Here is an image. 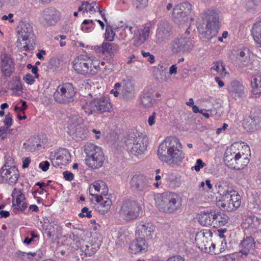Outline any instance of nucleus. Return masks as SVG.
I'll list each match as a JSON object with an SVG mask.
<instances>
[{
	"label": "nucleus",
	"mask_w": 261,
	"mask_h": 261,
	"mask_svg": "<svg viewBox=\"0 0 261 261\" xmlns=\"http://www.w3.org/2000/svg\"><path fill=\"white\" fill-rule=\"evenodd\" d=\"M60 12L55 8H47L41 13L40 22L44 26L55 24L59 19Z\"/></svg>",
	"instance_id": "nucleus-15"
},
{
	"label": "nucleus",
	"mask_w": 261,
	"mask_h": 261,
	"mask_svg": "<svg viewBox=\"0 0 261 261\" xmlns=\"http://www.w3.org/2000/svg\"><path fill=\"white\" fill-rule=\"evenodd\" d=\"M172 34L171 27L167 22H162L158 25L155 37L158 43L168 41Z\"/></svg>",
	"instance_id": "nucleus-17"
},
{
	"label": "nucleus",
	"mask_w": 261,
	"mask_h": 261,
	"mask_svg": "<svg viewBox=\"0 0 261 261\" xmlns=\"http://www.w3.org/2000/svg\"><path fill=\"white\" fill-rule=\"evenodd\" d=\"M155 180L156 181H159L161 179L163 175V173L161 172V170L160 169H157L155 170Z\"/></svg>",
	"instance_id": "nucleus-63"
},
{
	"label": "nucleus",
	"mask_w": 261,
	"mask_h": 261,
	"mask_svg": "<svg viewBox=\"0 0 261 261\" xmlns=\"http://www.w3.org/2000/svg\"><path fill=\"white\" fill-rule=\"evenodd\" d=\"M59 227L57 224H52L51 223L47 225L46 230L47 231V234L49 237L55 236L57 234Z\"/></svg>",
	"instance_id": "nucleus-52"
},
{
	"label": "nucleus",
	"mask_w": 261,
	"mask_h": 261,
	"mask_svg": "<svg viewBox=\"0 0 261 261\" xmlns=\"http://www.w3.org/2000/svg\"><path fill=\"white\" fill-rule=\"evenodd\" d=\"M220 239L217 240L216 243H212L211 244V248H209L210 251L215 254H218L223 252L226 247V242L223 239V234H220Z\"/></svg>",
	"instance_id": "nucleus-33"
},
{
	"label": "nucleus",
	"mask_w": 261,
	"mask_h": 261,
	"mask_svg": "<svg viewBox=\"0 0 261 261\" xmlns=\"http://www.w3.org/2000/svg\"><path fill=\"white\" fill-rule=\"evenodd\" d=\"M17 255L19 258L23 260L32 261L33 259V257H34L35 255H36V253L35 252L25 253L19 251L17 252Z\"/></svg>",
	"instance_id": "nucleus-44"
},
{
	"label": "nucleus",
	"mask_w": 261,
	"mask_h": 261,
	"mask_svg": "<svg viewBox=\"0 0 261 261\" xmlns=\"http://www.w3.org/2000/svg\"><path fill=\"white\" fill-rule=\"evenodd\" d=\"M108 188L106 183L102 180L94 181L89 188L91 195L95 196V199L98 196H106L108 193Z\"/></svg>",
	"instance_id": "nucleus-20"
},
{
	"label": "nucleus",
	"mask_w": 261,
	"mask_h": 261,
	"mask_svg": "<svg viewBox=\"0 0 261 261\" xmlns=\"http://www.w3.org/2000/svg\"><path fill=\"white\" fill-rule=\"evenodd\" d=\"M12 196L13 197V205L21 212L24 211L28 205L25 201V197L20 191L16 189H14Z\"/></svg>",
	"instance_id": "nucleus-26"
},
{
	"label": "nucleus",
	"mask_w": 261,
	"mask_h": 261,
	"mask_svg": "<svg viewBox=\"0 0 261 261\" xmlns=\"http://www.w3.org/2000/svg\"><path fill=\"white\" fill-rule=\"evenodd\" d=\"M119 29H122L125 31V32L129 33L130 34H135V32L138 29V26L134 23H125L118 28Z\"/></svg>",
	"instance_id": "nucleus-43"
},
{
	"label": "nucleus",
	"mask_w": 261,
	"mask_h": 261,
	"mask_svg": "<svg viewBox=\"0 0 261 261\" xmlns=\"http://www.w3.org/2000/svg\"><path fill=\"white\" fill-rule=\"evenodd\" d=\"M113 44L109 43V42H104L101 44V50L103 52H108L111 53L113 50Z\"/></svg>",
	"instance_id": "nucleus-55"
},
{
	"label": "nucleus",
	"mask_w": 261,
	"mask_h": 261,
	"mask_svg": "<svg viewBox=\"0 0 261 261\" xmlns=\"http://www.w3.org/2000/svg\"><path fill=\"white\" fill-rule=\"evenodd\" d=\"M179 196L177 194L166 192L154 196L155 205L159 211L172 213L177 208Z\"/></svg>",
	"instance_id": "nucleus-7"
},
{
	"label": "nucleus",
	"mask_w": 261,
	"mask_h": 261,
	"mask_svg": "<svg viewBox=\"0 0 261 261\" xmlns=\"http://www.w3.org/2000/svg\"><path fill=\"white\" fill-rule=\"evenodd\" d=\"M0 179L2 182L9 185L15 184L19 176L17 168L15 166L5 164L1 170Z\"/></svg>",
	"instance_id": "nucleus-12"
},
{
	"label": "nucleus",
	"mask_w": 261,
	"mask_h": 261,
	"mask_svg": "<svg viewBox=\"0 0 261 261\" xmlns=\"http://www.w3.org/2000/svg\"><path fill=\"white\" fill-rule=\"evenodd\" d=\"M140 98L141 103L146 108L151 107L153 105V102L154 101L153 96L150 93H143Z\"/></svg>",
	"instance_id": "nucleus-40"
},
{
	"label": "nucleus",
	"mask_w": 261,
	"mask_h": 261,
	"mask_svg": "<svg viewBox=\"0 0 261 261\" xmlns=\"http://www.w3.org/2000/svg\"><path fill=\"white\" fill-rule=\"evenodd\" d=\"M20 102L22 103V106L21 107H18L17 106H15L14 107V111L16 112H18V111H21L23 114H24V110H26V109L28 107V106L27 105L26 101L20 100Z\"/></svg>",
	"instance_id": "nucleus-58"
},
{
	"label": "nucleus",
	"mask_w": 261,
	"mask_h": 261,
	"mask_svg": "<svg viewBox=\"0 0 261 261\" xmlns=\"http://www.w3.org/2000/svg\"><path fill=\"white\" fill-rule=\"evenodd\" d=\"M166 180L170 187L175 188L179 186V177L178 170L169 171L167 174Z\"/></svg>",
	"instance_id": "nucleus-34"
},
{
	"label": "nucleus",
	"mask_w": 261,
	"mask_h": 261,
	"mask_svg": "<svg viewBox=\"0 0 261 261\" xmlns=\"http://www.w3.org/2000/svg\"><path fill=\"white\" fill-rule=\"evenodd\" d=\"M171 50L173 53H178L179 50V39L175 38L171 43Z\"/></svg>",
	"instance_id": "nucleus-54"
},
{
	"label": "nucleus",
	"mask_w": 261,
	"mask_h": 261,
	"mask_svg": "<svg viewBox=\"0 0 261 261\" xmlns=\"http://www.w3.org/2000/svg\"><path fill=\"white\" fill-rule=\"evenodd\" d=\"M68 134L76 141H81L87 137V133L84 132H68Z\"/></svg>",
	"instance_id": "nucleus-42"
},
{
	"label": "nucleus",
	"mask_w": 261,
	"mask_h": 261,
	"mask_svg": "<svg viewBox=\"0 0 261 261\" xmlns=\"http://www.w3.org/2000/svg\"><path fill=\"white\" fill-rule=\"evenodd\" d=\"M252 92L254 94H261V74H258L253 77L251 81Z\"/></svg>",
	"instance_id": "nucleus-39"
},
{
	"label": "nucleus",
	"mask_w": 261,
	"mask_h": 261,
	"mask_svg": "<svg viewBox=\"0 0 261 261\" xmlns=\"http://www.w3.org/2000/svg\"><path fill=\"white\" fill-rule=\"evenodd\" d=\"M148 247L145 239L136 236V238L130 243L129 248L132 253L137 254L146 252Z\"/></svg>",
	"instance_id": "nucleus-21"
},
{
	"label": "nucleus",
	"mask_w": 261,
	"mask_h": 261,
	"mask_svg": "<svg viewBox=\"0 0 261 261\" xmlns=\"http://www.w3.org/2000/svg\"><path fill=\"white\" fill-rule=\"evenodd\" d=\"M91 213V212L89 211L87 207H84L82 209L81 212L79 214V216L80 217H87L90 218L92 216Z\"/></svg>",
	"instance_id": "nucleus-57"
},
{
	"label": "nucleus",
	"mask_w": 261,
	"mask_h": 261,
	"mask_svg": "<svg viewBox=\"0 0 261 261\" xmlns=\"http://www.w3.org/2000/svg\"><path fill=\"white\" fill-rule=\"evenodd\" d=\"M248 3L251 7L257 6L261 4V0H248Z\"/></svg>",
	"instance_id": "nucleus-64"
},
{
	"label": "nucleus",
	"mask_w": 261,
	"mask_h": 261,
	"mask_svg": "<svg viewBox=\"0 0 261 261\" xmlns=\"http://www.w3.org/2000/svg\"><path fill=\"white\" fill-rule=\"evenodd\" d=\"M149 0H132L133 6L137 10H141L148 6Z\"/></svg>",
	"instance_id": "nucleus-45"
},
{
	"label": "nucleus",
	"mask_w": 261,
	"mask_h": 261,
	"mask_svg": "<svg viewBox=\"0 0 261 261\" xmlns=\"http://www.w3.org/2000/svg\"><path fill=\"white\" fill-rule=\"evenodd\" d=\"M157 155L162 162L173 166L179 162V140L175 137L165 138L159 145Z\"/></svg>",
	"instance_id": "nucleus-2"
},
{
	"label": "nucleus",
	"mask_w": 261,
	"mask_h": 261,
	"mask_svg": "<svg viewBox=\"0 0 261 261\" xmlns=\"http://www.w3.org/2000/svg\"><path fill=\"white\" fill-rule=\"evenodd\" d=\"M205 165V164L203 163L201 159H198L196 161V165L192 167V170H195L196 171H199Z\"/></svg>",
	"instance_id": "nucleus-59"
},
{
	"label": "nucleus",
	"mask_w": 261,
	"mask_h": 261,
	"mask_svg": "<svg viewBox=\"0 0 261 261\" xmlns=\"http://www.w3.org/2000/svg\"><path fill=\"white\" fill-rule=\"evenodd\" d=\"M82 5L85 6L84 10L83 12V14L88 12H89L91 14H94L99 10V6H96V8H93L88 2H83Z\"/></svg>",
	"instance_id": "nucleus-51"
},
{
	"label": "nucleus",
	"mask_w": 261,
	"mask_h": 261,
	"mask_svg": "<svg viewBox=\"0 0 261 261\" xmlns=\"http://www.w3.org/2000/svg\"><path fill=\"white\" fill-rule=\"evenodd\" d=\"M236 58L237 61L243 66H246L247 61L249 60L248 57L246 55V53L243 50H240L237 54Z\"/></svg>",
	"instance_id": "nucleus-48"
},
{
	"label": "nucleus",
	"mask_w": 261,
	"mask_h": 261,
	"mask_svg": "<svg viewBox=\"0 0 261 261\" xmlns=\"http://www.w3.org/2000/svg\"><path fill=\"white\" fill-rule=\"evenodd\" d=\"M47 142L46 135L42 132L35 135L33 137L29 139L28 144L33 146L40 145L41 143L44 144Z\"/></svg>",
	"instance_id": "nucleus-36"
},
{
	"label": "nucleus",
	"mask_w": 261,
	"mask_h": 261,
	"mask_svg": "<svg viewBox=\"0 0 261 261\" xmlns=\"http://www.w3.org/2000/svg\"><path fill=\"white\" fill-rule=\"evenodd\" d=\"M255 242L252 237H246L241 241L239 247L240 252L245 255L252 253L254 250Z\"/></svg>",
	"instance_id": "nucleus-27"
},
{
	"label": "nucleus",
	"mask_w": 261,
	"mask_h": 261,
	"mask_svg": "<svg viewBox=\"0 0 261 261\" xmlns=\"http://www.w3.org/2000/svg\"><path fill=\"white\" fill-rule=\"evenodd\" d=\"M250 147L244 142H234L227 148L224 154L226 165L236 170L246 166L250 161Z\"/></svg>",
	"instance_id": "nucleus-1"
},
{
	"label": "nucleus",
	"mask_w": 261,
	"mask_h": 261,
	"mask_svg": "<svg viewBox=\"0 0 261 261\" xmlns=\"http://www.w3.org/2000/svg\"><path fill=\"white\" fill-rule=\"evenodd\" d=\"M167 67H165L164 69L158 70L155 79L159 82H167L168 80L169 77L167 75Z\"/></svg>",
	"instance_id": "nucleus-41"
},
{
	"label": "nucleus",
	"mask_w": 261,
	"mask_h": 261,
	"mask_svg": "<svg viewBox=\"0 0 261 261\" xmlns=\"http://www.w3.org/2000/svg\"><path fill=\"white\" fill-rule=\"evenodd\" d=\"M50 163L47 161H45L41 162L39 164V167L43 171L46 172L49 168Z\"/></svg>",
	"instance_id": "nucleus-60"
},
{
	"label": "nucleus",
	"mask_w": 261,
	"mask_h": 261,
	"mask_svg": "<svg viewBox=\"0 0 261 261\" xmlns=\"http://www.w3.org/2000/svg\"><path fill=\"white\" fill-rule=\"evenodd\" d=\"M214 220V211L207 210L200 212L198 221L203 226L213 227Z\"/></svg>",
	"instance_id": "nucleus-31"
},
{
	"label": "nucleus",
	"mask_w": 261,
	"mask_h": 261,
	"mask_svg": "<svg viewBox=\"0 0 261 261\" xmlns=\"http://www.w3.org/2000/svg\"><path fill=\"white\" fill-rule=\"evenodd\" d=\"M13 119L12 116L9 113L6 115L5 119L4 121L5 125L7 128H9L12 124Z\"/></svg>",
	"instance_id": "nucleus-56"
},
{
	"label": "nucleus",
	"mask_w": 261,
	"mask_h": 261,
	"mask_svg": "<svg viewBox=\"0 0 261 261\" xmlns=\"http://www.w3.org/2000/svg\"><path fill=\"white\" fill-rule=\"evenodd\" d=\"M101 245V241H99L97 243L90 244L89 245H82L80 247V250L88 256L93 255L96 251L99 248Z\"/></svg>",
	"instance_id": "nucleus-37"
},
{
	"label": "nucleus",
	"mask_w": 261,
	"mask_h": 261,
	"mask_svg": "<svg viewBox=\"0 0 261 261\" xmlns=\"http://www.w3.org/2000/svg\"><path fill=\"white\" fill-rule=\"evenodd\" d=\"M218 193L221 198L217 201V205L221 210L232 211L238 208L241 204V197L239 193L227 185L219 184Z\"/></svg>",
	"instance_id": "nucleus-3"
},
{
	"label": "nucleus",
	"mask_w": 261,
	"mask_h": 261,
	"mask_svg": "<svg viewBox=\"0 0 261 261\" xmlns=\"http://www.w3.org/2000/svg\"><path fill=\"white\" fill-rule=\"evenodd\" d=\"M241 226L245 229L253 230L257 227L258 219L251 212L247 211L242 214Z\"/></svg>",
	"instance_id": "nucleus-19"
},
{
	"label": "nucleus",
	"mask_w": 261,
	"mask_h": 261,
	"mask_svg": "<svg viewBox=\"0 0 261 261\" xmlns=\"http://www.w3.org/2000/svg\"><path fill=\"white\" fill-rule=\"evenodd\" d=\"M150 28L145 27L143 29H137L134 34V42L136 46L142 45L148 39L150 34Z\"/></svg>",
	"instance_id": "nucleus-28"
},
{
	"label": "nucleus",
	"mask_w": 261,
	"mask_h": 261,
	"mask_svg": "<svg viewBox=\"0 0 261 261\" xmlns=\"http://www.w3.org/2000/svg\"><path fill=\"white\" fill-rule=\"evenodd\" d=\"M212 70H215L221 75H225L226 72L224 65L221 63L216 62L213 64V66L211 67Z\"/></svg>",
	"instance_id": "nucleus-49"
},
{
	"label": "nucleus",
	"mask_w": 261,
	"mask_h": 261,
	"mask_svg": "<svg viewBox=\"0 0 261 261\" xmlns=\"http://www.w3.org/2000/svg\"><path fill=\"white\" fill-rule=\"evenodd\" d=\"M195 241L197 247L201 250L206 251L211 248V240L207 233L200 231L196 234Z\"/></svg>",
	"instance_id": "nucleus-25"
},
{
	"label": "nucleus",
	"mask_w": 261,
	"mask_h": 261,
	"mask_svg": "<svg viewBox=\"0 0 261 261\" xmlns=\"http://www.w3.org/2000/svg\"><path fill=\"white\" fill-rule=\"evenodd\" d=\"M131 189L135 192H143L147 187L148 180L143 175H134L129 182Z\"/></svg>",
	"instance_id": "nucleus-18"
},
{
	"label": "nucleus",
	"mask_w": 261,
	"mask_h": 261,
	"mask_svg": "<svg viewBox=\"0 0 261 261\" xmlns=\"http://www.w3.org/2000/svg\"><path fill=\"white\" fill-rule=\"evenodd\" d=\"M125 143L129 153L139 156L144 154L146 150L149 138L145 133L141 132H130Z\"/></svg>",
	"instance_id": "nucleus-5"
},
{
	"label": "nucleus",
	"mask_w": 261,
	"mask_h": 261,
	"mask_svg": "<svg viewBox=\"0 0 261 261\" xmlns=\"http://www.w3.org/2000/svg\"><path fill=\"white\" fill-rule=\"evenodd\" d=\"M192 44L189 39H184L182 41L180 40V51L183 52H189L192 49Z\"/></svg>",
	"instance_id": "nucleus-46"
},
{
	"label": "nucleus",
	"mask_w": 261,
	"mask_h": 261,
	"mask_svg": "<svg viewBox=\"0 0 261 261\" xmlns=\"http://www.w3.org/2000/svg\"><path fill=\"white\" fill-rule=\"evenodd\" d=\"M214 219L213 227L223 226L227 222L226 215L221 212L214 211Z\"/></svg>",
	"instance_id": "nucleus-38"
},
{
	"label": "nucleus",
	"mask_w": 261,
	"mask_h": 261,
	"mask_svg": "<svg viewBox=\"0 0 261 261\" xmlns=\"http://www.w3.org/2000/svg\"><path fill=\"white\" fill-rule=\"evenodd\" d=\"M192 14V6L189 2L180 3V24H183L182 29L187 34L189 33L191 22L194 20Z\"/></svg>",
	"instance_id": "nucleus-13"
},
{
	"label": "nucleus",
	"mask_w": 261,
	"mask_h": 261,
	"mask_svg": "<svg viewBox=\"0 0 261 261\" xmlns=\"http://www.w3.org/2000/svg\"><path fill=\"white\" fill-rule=\"evenodd\" d=\"M19 35L23 41L30 43L33 40L34 32L31 25L27 22H21L18 31Z\"/></svg>",
	"instance_id": "nucleus-23"
},
{
	"label": "nucleus",
	"mask_w": 261,
	"mask_h": 261,
	"mask_svg": "<svg viewBox=\"0 0 261 261\" xmlns=\"http://www.w3.org/2000/svg\"><path fill=\"white\" fill-rule=\"evenodd\" d=\"M172 18L173 20L176 23H179V6L176 5L173 8Z\"/></svg>",
	"instance_id": "nucleus-53"
},
{
	"label": "nucleus",
	"mask_w": 261,
	"mask_h": 261,
	"mask_svg": "<svg viewBox=\"0 0 261 261\" xmlns=\"http://www.w3.org/2000/svg\"><path fill=\"white\" fill-rule=\"evenodd\" d=\"M228 90L236 98L243 97L244 95V87L237 81L230 83Z\"/></svg>",
	"instance_id": "nucleus-32"
},
{
	"label": "nucleus",
	"mask_w": 261,
	"mask_h": 261,
	"mask_svg": "<svg viewBox=\"0 0 261 261\" xmlns=\"http://www.w3.org/2000/svg\"><path fill=\"white\" fill-rule=\"evenodd\" d=\"M23 80L27 84L29 85H32L35 82L34 77L30 73L27 74L24 76Z\"/></svg>",
	"instance_id": "nucleus-61"
},
{
	"label": "nucleus",
	"mask_w": 261,
	"mask_h": 261,
	"mask_svg": "<svg viewBox=\"0 0 261 261\" xmlns=\"http://www.w3.org/2000/svg\"><path fill=\"white\" fill-rule=\"evenodd\" d=\"M119 216L126 221L137 219L141 211V206L134 201H124L118 208Z\"/></svg>",
	"instance_id": "nucleus-9"
},
{
	"label": "nucleus",
	"mask_w": 261,
	"mask_h": 261,
	"mask_svg": "<svg viewBox=\"0 0 261 261\" xmlns=\"http://www.w3.org/2000/svg\"><path fill=\"white\" fill-rule=\"evenodd\" d=\"M243 128L246 130H257L261 129V121L258 117H248L243 121Z\"/></svg>",
	"instance_id": "nucleus-30"
},
{
	"label": "nucleus",
	"mask_w": 261,
	"mask_h": 261,
	"mask_svg": "<svg viewBox=\"0 0 261 261\" xmlns=\"http://www.w3.org/2000/svg\"><path fill=\"white\" fill-rule=\"evenodd\" d=\"M64 178L68 181H71L73 179L74 174L70 172L69 171H64L63 173Z\"/></svg>",
	"instance_id": "nucleus-62"
},
{
	"label": "nucleus",
	"mask_w": 261,
	"mask_h": 261,
	"mask_svg": "<svg viewBox=\"0 0 261 261\" xmlns=\"http://www.w3.org/2000/svg\"><path fill=\"white\" fill-rule=\"evenodd\" d=\"M155 226L151 223L139 221L136 223V236L146 240L152 238L155 230Z\"/></svg>",
	"instance_id": "nucleus-16"
},
{
	"label": "nucleus",
	"mask_w": 261,
	"mask_h": 261,
	"mask_svg": "<svg viewBox=\"0 0 261 261\" xmlns=\"http://www.w3.org/2000/svg\"><path fill=\"white\" fill-rule=\"evenodd\" d=\"M75 91L73 85L65 83L59 85L54 93L55 100L59 103L67 104L73 101Z\"/></svg>",
	"instance_id": "nucleus-10"
},
{
	"label": "nucleus",
	"mask_w": 261,
	"mask_h": 261,
	"mask_svg": "<svg viewBox=\"0 0 261 261\" xmlns=\"http://www.w3.org/2000/svg\"><path fill=\"white\" fill-rule=\"evenodd\" d=\"M251 34L258 46L261 47V21L253 24Z\"/></svg>",
	"instance_id": "nucleus-35"
},
{
	"label": "nucleus",
	"mask_w": 261,
	"mask_h": 261,
	"mask_svg": "<svg viewBox=\"0 0 261 261\" xmlns=\"http://www.w3.org/2000/svg\"><path fill=\"white\" fill-rule=\"evenodd\" d=\"M85 152L86 154V164L93 169L101 167L105 161V155L101 148L93 144L85 146Z\"/></svg>",
	"instance_id": "nucleus-8"
},
{
	"label": "nucleus",
	"mask_w": 261,
	"mask_h": 261,
	"mask_svg": "<svg viewBox=\"0 0 261 261\" xmlns=\"http://www.w3.org/2000/svg\"><path fill=\"white\" fill-rule=\"evenodd\" d=\"M95 201L97 203L96 205V210L99 213L105 214L110 210L112 201L107 195L97 196Z\"/></svg>",
	"instance_id": "nucleus-24"
},
{
	"label": "nucleus",
	"mask_w": 261,
	"mask_h": 261,
	"mask_svg": "<svg viewBox=\"0 0 261 261\" xmlns=\"http://www.w3.org/2000/svg\"><path fill=\"white\" fill-rule=\"evenodd\" d=\"M202 23H199L197 29L200 34L207 39L215 36L218 29L219 14L214 9H207L201 14Z\"/></svg>",
	"instance_id": "nucleus-4"
},
{
	"label": "nucleus",
	"mask_w": 261,
	"mask_h": 261,
	"mask_svg": "<svg viewBox=\"0 0 261 261\" xmlns=\"http://www.w3.org/2000/svg\"><path fill=\"white\" fill-rule=\"evenodd\" d=\"M1 68L5 76H10L13 71L14 69L13 63L11 59L7 54L1 56Z\"/></svg>",
	"instance_id": "nucleus-29"
},
{
	"label": "nucleus",
	"mask_w": 261,
	"mask_h": 261,
	"mask_svg": "<svg viewBox=\"0 0 261 261\" xmlns=\"http://www.w3.org/2000/svg\"><path fill=\"white\" fill-rule=\"evenodd\" d=\"M82 30L85 32H90L94 29V23L92 20L85 19L81 25Z\"/></svg>",
	"instance_id": "nucleus-47"
},
{
	"label": "nucleus",
	"mask_w": 261,
	"mask_h": 261,
	"mask_svg": "<svg viewBox=\"0 0 261 261\" xmlns=\"http://www.w3.org/2000/svg\"><path fill=\"white\" fill-rule=\"evenodd\" d=\"M82 108L85 110V113L89 115L93 113L102 114L109 112L112 109V106L106 98L101 97L86 102Z\"/></svg>",
	"instance_id": "nucleus-11"
},
{
	"label": "nucleus",
	"mask_w": 261,
	"mask_h": 261,
	"mask_svg": "<svg viewBox=\"0 0 261 261\" xmlns=\"http://www.w3.org/2000/svg\"><path fill=\"white\" fill-rule=\"evenodd\" d=\"M117 29H118V28H112L110 26L107 27L105 33V40L108 41H112L115 35L114 30H116Z\"/></svg>",
	"instance_id": "nucleus-50"
},
{
	"label": "nucleus",
	"mask_w": 261,
	"mask_h": 261,
	"mask_svg": "<svg viewBox=\"0 0 261 261\" xmlns=\"http://www.w3.org/2000/svg\"><path fill=\"white\" fill-rule=\"evenodd\" d=\"M73 68L82 75H95L99 71V61L87 55H81L75 59Z\"/></svg>",
	"instance_id": "nucleus-6"
},
{
	"label": "nucleus",
	"mask_w": 261,
	"mask_h": 261,
	"mask_svg": "<svg viewBox=\"0 0 261 261\" xmlns=\"http://www.w3.org/2000/svg\"><path fill=\"white\" fill-rule=\"evenodd\" d=\"M53 166L56 167H61V166L66 165L70 160V154L68 151L64 148L52 151L50 155Z\"/></svg>",
	"instance_id": "nucleus-14"
},
{
	"label": "nucleus",
	"mask_w": 261,
	"mask_h": 261,
	"mask_svg": "<svg viewBox=\"0 0 261 261\" xmlns=\"http://www.w3.org/2000/svg\"><path fill=\"white\" fill-rule=\"evenodd\" d=\"M122 88L121 94L126 99H130L135 97V86L130 78L126 77L122 81Z\"/></svg>",
	"instance_id": "nucleus-22"
}]
</instances>
